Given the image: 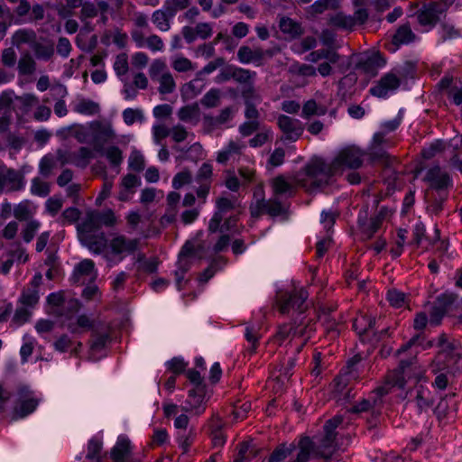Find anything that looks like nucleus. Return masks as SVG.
I'll use <instances>...</instances> for the list:
<instances>
[{"instance_id":"f257e3e1","label":"nucleus","mask_w":462,"mask_h":462,"mask_svg":"<svg viewBox=\"0 0 462 462\" xmlns=\"http://www.w3.org/2000/svg\"><path fill=\"white\" fill-rule=\"evenodd\" d=\"M365 154L355 145L341 149L331 162H326L322 158H313L304 168L309 178V189H321L330 183L331 178L344 169H359L363 164Z\"/></svg>"},{"instance_id":"f03ea898","label":"nucleus","mask_w":462,"mask_h":462,"mask_svg":"<svg viewBox=\"0 0 462 462\" xmlns=\"http://www.w3.org/2000/svg\"><path fill=\"white\" fill-rule=\"evenodd\" d=\"M343 420L344 417L342 415H336L328 420L323 426V435L316 438V441L307 436L301 438L308 439L310 442L311 447L309 451V459L312 455L314 457L323 458L325 462H332L333 455L337 449L336 441L337 432L336 430Z\"/></svg>"},{"instance_id":"7ed1b4c3","label":"nucleus","mask_w":462,"mask_h":462,"mask_svg":"<svg viewBox=\"0 0 462 462\" xmlns=\"http://www.w3.org/2000/svg\"><path fill=\"white\" fill-rule=\"evenodd\" d=\"M41 399L26 385L17 388L14 405V418L23 419L32 413L39 405Z\"/></svg>"},{"instance_id":"20e7f679","label":"nucleus","mask_w":462,"mask_h":462,"mask_svg":"<svg viewBox=\"0 0 462 462\" xmlns=\"http://www.w3.org/2000/svg\"><path fill=\"white\" fill-rule=\"evenodd\" d=\"M423 180L429 183L430 188L435 190L437 194L448 195V189L453 185L449 174L442 170L439 165L430 168Z\"/></svg>"},{"instance_id":"39448f33","label":"nucleus","mask_w":462,"mask_h":462,"mask_svg":"<svg viewBox=\"0 0 462 462\" xmlns=\"http://www.w3.org/2000/svg\"><path fill=\"white\" fill-rule=\"evenodd\" d=\"M308 298V292L301 289L292 292H281L278 294L276 302L279 305V310L282 314L289 312L291 309L303 311L302 306Z\"/></svg>"},{"instance_id":"423d86ee","label":"nucleus","mask_w":462,"mask_h":462,"mask_svg":"<svg viewBox=\"0 0 462 462\" xmlns=\"http://www.w3.org/2000/svg\"><path fill=\"white\" fill-rule=\"evenodd\" d=\"M24 187V176L18 171L0 166V194L5 189L8 192L18 191Z\"/></svg>"},{"instance_id":"0eeeda50","label":"nucleus","mask_w":462,"mask_h":462,"mask_svg":"<svg viewBox=\"0 0 462 462\" xmlns=\"http://www.w3.org/2000/svg\"><path fill=\"white\" fill-rule=\"evenodd\" d=\"M263 213L273 217L280 216H282L284 219L288 217L287 209L276 198L268 200L264 199H258L255 207H251V216L253 217H259Z\"/></svg>"},{"instance_id":"6e6552de","label":"nucleus","mask_w":462,"mask_h":462,"mask_svg":"<svg viewBox=\"0 0 462 462\" xmlns=\"http://www.w3.org/2000/svg\"><path fill=\"white\" fill-rule=\"evenodd\" d=\"M277 125L284 134L285 141L296 142L302 134L304 127L302 123L296 118L285 115H280L277 119Z\"/></svg>"},{"instance_id":"1a4fd4ad","label":"nucleus","mask_w":462,"mask_h":462,"mask_svg":"<svg viewBox=\"0 0 462 462\" xmlns=\"http://www.w3.org/2000/svg\"><path fill=\"white\" fill-rule=\"evenodd\" d=\"M93 149L99 154H105V144L115 137V133L109 125L95 122L92 125Z\"/></svg>"},{"instance_id":"9d476101","label":"nucleus","mask_w":462,"mask_h":462,"mask_svg":"<svg viewBox=\"0 0 462 462\" xmlns=\"http://www.w3.org/2000/svg\"><path fill=\"white\" fill-rule=\"evenodd\" d=\"M265 56L273 57V51L272 50L264 51L262 48L252 50L246 45L241 46L237 51V58L243 64L254 63L256 66H262Z\"/></svg>"},{"instance_id":"9b49d317","label":"nucleus","mask_w":462,"mask_h":462,"mask_svg":"<svg viewBox=\"0 0 462 462\" xmlns=\"http://www.w3.org/2000/svg\"><path fill=\"white\" fill-rule=\"evenodd\" d=\"M139 243L140 240L137 238L131 239L124 235H117L110 240L108 245L114 255L132 254L138 249Z\"/></svg>"},{"instance_id":"f8f14e48","label":"nucleus","mask_w":462,"mask_h":462,"mask_svg":"<svg viewBox=\"0 0 462 462\" xmlns=\"http://www.w3.org/2000/svg\"><path fill=\"white\" fill-rule=\"evenodd\" d=\"M443 5L430 3L417 12V19L420 25L434 27L443 15Z\"/></svg>"},{"instance_id":"ddd939ff","label":"nucleus","mask_w":462,"mask_h":462,"mask_svg":"<svg viewBox=\"0 0 462 462\" xmlns=\"http://www.w3.org/2000/svg\"><path fill=\"white\" fill-rule=\"evenodd\" d=\"M400 84V78L395 73L389 72L382 77L375 86L370 88V93L377 97H386L388 93L397 89Z\"/></svg>"},{"instance_id":"4468645a","label":"nucleus","mask_w":462,"mask_h":462,"mask_svg":"<svg viewBox=\"0 0 462 462\" xmlns=\"http://www.w3.org/2000/svg\"><path fill=\"white\" fill-rule=\"evenodd\" d=\"M79 239L82 245L96 254H102L107 246V239L104 232L90 236H80Z\"/></svg>"},{"instance_id":"2eb2a0df","label":"nucleus","mask_w":462,"mask_h":462,"mask_svg":"<svg viewBox=\"0 0 462 462\" xmlns=\"http://www.w3.org/2000/svg\"><path fill=\"white\" fill-rule=\"evenodd\" d=\"M385 64V59L381 54L376 53L360 60L356 64V68L364 70L366 74L375 76L378 69Z\"/></svg>"},{"instance_id":"dca6fc26","label":"nucleus","mask_w":462,"mask_h":462,"mask_svg":"<svg viewBox=\"0 0 462 462\" xmlns=\"http://www.w3.org/2000/svg\"><path fill=\"white\" fill-rule=\"evenodd\" d=\"M94 157L92 151L88 147H80L77 152H72L69 154V159H62L60 156V160L61 161V164L65 165L67 163H73L79 168H86L89 161Z\"/></svg>"},{"instance_id":"f3484780","label":"nucleus","mask_w":462,"mask_h":462,"mask_svg":"<svg viewBox=\"0 0 462 462\" xmlns=\"http://www.w3.org/2000/svg\"><path fill=\"white\" fill-rule=\"evenodd\" d=\"M369 160L372 163H381L385 169L392 167L393 158L379 145H371L368 151Z\"/></svg>"},{"instance_id":"a211bd4d","label":"nucleus","mask_w":462,"mask_h":462,"mask_svg":"<svg viewBox=\"0 0 462 462\" xmlns=\"http://www.w3.org/2000/svg\"><path fill=\"white\" fill-rule=\"evenodd\" d=\"M101 227L94 212H88L85 220L78 226V236L97 234Z\"/></svg>"},{"instance_id":"6ab92c4d","label":"nucleus","mask_w":462,"mask_h":462,"mask_svg":"<svg viewBox=\"0 0 462 462\" xmlns=\"http://www.w3.org/2000/svg\"><path fill=\"white\" fill-rule=\"evenodd\" d=\"M441 350L439 353V358L443 357L445 362L448 365L453 363L452 365L456 366V371H460L462 368V356L459 354L454 352V343L448 342L445 346L440 347Z\"/></svg>"},{"instance_id":"aec40b11","label":"nucleus","mask_w":462,"mask_h":462,"mask_svg":"<svg viewBox=\"0 0 462 462\" xmlns=\"http://www.w3.org/2000/svg\"><path fill=\"white\" fill-rule=\"evenodd\" d=\"M14 101L15 105L14 106V110L20 112L22 115H26L39 100L35 95L27 93L22 96L15 95Z\"/></svg>"},{"instance_id":"412c9836","label":"nucleus","mask_w":462,"mask_h":462,"mask_svg":"<svg viewBox=\"0 0 462 462\" xmlns=\"http://www.w3.org/2000/svg\"><path fill=\"white\" fill-rule=\"evenodd\" d=\"M439 374L435 377V381L432 383L433 386L439 390H445L448 384L449 379L454 378L458 371H456L455 365H446L445 367L439 369Z\"/></svg>"},{"instance_id":"4be33fe9","label":"nucleus","mask_w":462,"mask_h":462,"mask_svg":"<svg viewBox=\"0 0 462 462\" xmlns=\"http://www.w3.org/2000/svg\"><path fill=\"white\" fill-rule=\"evenodd\" d=\"M36 39V32L32 29H19L14 33L12 43L17 48H20L22 44H28L32 48Z\"/></svg>"},{"instance_id":"5701e85b","label":"nucleus","mask_w":462,"mask_h":462,"mask_svg":"<svg viewBox=\"0 0 462 462\" xmlns=\"http://www.w3.org/2000/svg\"><path fill=\"white\" fill-rule=\"evenodd\" d=\"M297 448L298 445L293 442L280 444L270 455L268 462H282L290 457Z\"/></svg>"},{"instance_id":"b1692460","label":"nucleus","mask_w":462,"mask_h":462,"mask_svg":"<svg viewBox=\"0 0 462 462\" xmlns=\"http://www.w3.org/2000/svg\"><path fill=\"white\" fill-rule=\"evenodd\" d=\"M245 147L244 143L236 141H230L228 144L218 152L217 161L221 164L226 163V162L234 154H241L242 150Z\"/></svg>"},{"instance_id":"393cba45","label":"nucleus","mask_w":462,"mask_h":462,"mask_svg":"<svg viewBox=\"0 0 462 462\" xmlns=\"http://www.w3.org/2000/svg\"><path fill=\"white\" fill-rule=\"evenodd\" d=\"M130 441L125 437H119L116 446L111 450V458L115 462H125L129 453Z\"/></svg>"},{"instance_id":"a878e982","label":"nucleus","mask_w":462,"mask_h":462,"mask_svg":"<svg viewBox=\"0 0 462 462\" xmlns=\"http://www.w3.org/2000/svg\"><path fill=\"white\" fill-rule=\"evenodd\" d=\"M415 399L417 402L418 409L420 411L431 407L434 404V399L431 396L430 391L424 387L422 384L416 386Z\"/></svg>"},{"instance_id":"bb28decb","label":"nucleus","mask_w":462,"mask_h":462,"mask_svg":"<svg viewBox=\"0 0 462 462\" xmlns=\"http://www.w3.org/2000/svg\"><path fill=\"white\" fill-rule=\"evenodd\" d=\"M51 91H53L55 96L60 97V99H59L54 105V113L59 117L65 116L68 114V109L65 101L62 98L68 95L66 87L62 84H58L52 87Z\"/></svg>"},{"instance_id":"cd10ccee","label":"nucleus","mask_w":462,"mask_h":462,"mask_svg":"<svg viewBox=\"0 0 462 462\" xmlns=\"http://www.w3.org/2000/svg\"><path fill=\"white\" fill-rule=\"evenodd\" d=\"M375 323L376 319L374 317L361 315L359 318L354 320L353 328L360 337H362L369 330H372L374 328Z\"/></svg>"},{"instance_id":"c85d7f7f","label":"nucleus","mask_w":462,"mask_h":462,"mask_svg":"<svg viewBox=\"0 0 462 462\" xmlns=\"http://www.w3.org/2000/svg\"><path fill=\"white\" fill-rule=\"evenodd\" d=\"M339 58L340 56L337 52L334 51L321 49L309 53L306 56V60L310 62H318L322 59H326L328 60V62L335 64L339 60Z\"/></svg>"},{"instance_id":"c756f323","label":"nucleus","mask_w":462,"mask_h":462,"mask_svg":"<svg viewBox=\"0 0 462 462\" xmlns=\"http://www.w3.org/2000/svg\"><path fill=\"white\" fill-rule=\"evenodd\" d=\"M405 382L402 378L397 377L394 382H386L383 385L377 387L374 391L371 393L373 397H375L378 400V405L382 403V398L384 395H387L393 386H398L399 388H403Z\"/></svg>"},{"instance_id":"7c9ffc66","label":"nucleus","mask_w":462,"mask_h":462,"mask_svg":"<svg viewBox=\"0 0 462 462\" xmlns=\"http://www.w3.org/2000/svg\"><path fill=\"white\" fill-rule=\"evenodd\" d=\"M279 27L282 32L290 34L293 38L301 35L303 32L300 24L289 17H282Z\"/></svg>"},{"instance_id":"2f4dec72","label":"nucleus","mask_w":462,"mask_h":462,"mask_svg":"<svg viewBox=\"0 0 462 462\" xmlns=\"http://www.w3.org/2000/svg\"><path fill=\"white\" fill-rule=\"evenodd\" d=\"M415 38L414 33L412 32L409 24L401 25L396 31L395 34L393 38V43L395 45H400L403 43H410Z\"/></svg>"},{"instance_id":"473e14b6","label":"nucleus","mask_w":462,"mask_h":462,"mask_svg":"<svg viewBox=\"0 0 462 462\" xmlns=\"http://www.w3.org/2000/svg\"><path fill=\"white\" fill-rule=\"evenodd\" d=\"M328 109L325 106H319L314 99H310L302 106L301 116L310 118L312 116H324Z\"/></svg>"},{"instance_id":"72a5a7b5","label":"nucleus","mask_w":462,"mask_h":462,"mask_svg":"<svg viewBox=\"0 0 462 462\" xmlns=\"http://www.w3.org/2000/svg\"><path fill=\"white\" fill-rule=\"evenodd\" d=\"M221 96L219 88H211L200 99V104L207 108L217 107L220 105Z\"/></svg>"},{"instance_id":"f704fd0d","label":"nucleus","mask_w":462,"mask_h":462,"mask_svg":"<svg viewBox=\"0 0 462 462\" xmlns=\"http://www.w3.org/2000/svg\"><path fill=\"white\" fill-rule=\"evenodd\" d=\"M32 49L34 51L35 57L39 60H49L54 54L53 43L42 44L36 40Z\"/></svg>"},{"instance_id":"c9c22d12","label":"nucleus","mask_w":462,"mask_h":462,"mask_svg":"<svg viewBox=\"0 0 462 462\" xmlns=\"http://www.w3.org/2000/svg\"><path fill=\"white\" fill-rule=\"evenodd\" d=\"M377 406H379L378 400L375 397H373L372 395H370L368 398L363 399L361 402H359L356 404H355L354 406H352L348 410V411L353 412V413H360V412L368 411L371 409H373L372 412H373V414H374L375 413L374 408Z\"/></svg>"},{"instance_id":"e433bc0d","label":"nucleus","mask_w":462,"mask_h":462,"mask_svg":"<svg viewBox=\"0 0 462 462\" xmlns=\"http://www.w3.org/2000/svg\"><path fill=\"white\" fill-rule=\"evenodd\" d=\"M319 318L322 320L323 326L325 327V330L327 331L328 335H330L332 338L338 336V323L335 318L331 317L329 312L324 311L321 315H319Z\"/></svg>"},{"instance_id":"4c0bfd02","label":"nucleus","mask_w":462,"mask_h":462,"mask_svg":"<svg viewBox=\"0 0 462 462\" xmlns=\"http://www.w3.org/2000/svg\"><path fill=\"white\" fill-rule=\"evenodd\" d=\"M74 111L82 114L92 116L99 111V106L97 103L89 99H81L74 107Z\"/></svg>"},{"instance_id":"58836bf2","label":"nucleus","mask_w":462,"mask_h":462,"mask_svg":"<svg viewBox=\"0 0 462 462\" xmlns=\"http://www.w3.org/2000/svg\"><path fill=\"white\" fill-rule=\"evenodd\" d=\"M172 18V16L168 15V12L163 8V10H156L153 12L152 15V20L156 26L163 32H166L170 29V22L169 20Z\"/></svg>"},{"instance_id":"ea45409f","label":"nucleus","mask_w":462,"mask_h":462,"mask_svg":"<svg viewBox=\"0 0 462 462\" xmlns=\"http://www.w3.org/2000/svg\"><path fill=\"white\" fill-rule=\"evenodd\" d=\"M226 64V60L223 57H217L214 60L209 61L200 70L196 73V80H201L203 76L213 73L218 68Z\"/></svg>"},{"instance_id":"a19ab883","label":"nucleus","mask_w":462,"mask_h":462,"mask_svg":"<svg viewBox=\"0 0 462 462\" xmlns=\"http://www.w3.org/2000/svg\"><path fill=\"white\" fill-rule=\"evenodd\" d=\"M95 263L90 259L82 260L79 263L74 270L73 280L75 282H79V276L89 275L94 271Z\"/></svg>"},{"instance_id":"79ce46f5","label":"nucleus","mask_w":462,"mask_h":462,"mask_svg":"<svg viewBox=\"0 0 462 462\" xmlns=\"http://www.w3.org/2000/svg\"><path fill=\"white\" fill-rule=\"evenodd\" d=\"M157 80L160 83L158 90L161 94H170L175 90L176 84L170 72L163 73Z\"/></svg>"},{"instance_id":"37998d69","label":"nucleus","mask_w":462,"mask_h":462,"mask_svg":"<svg viewBox=\"0 0 462 462\" xmlns=\"http://www.w3.org/2000/svg\"><path fill=\"white\" fill-rule=\"evenodd\" d=\"M329 23L333 26L352 29L354 27V22L351 15H346L342 13H338L335 15L330 16Z\"/></svg>"},{"instance_id":"c03bdc74","label":"nucleus","mask_w":462,"mask_h":462,"mask_svg":"<svg viewBox=\"0 0 462 462\" xmlns=\"http://www.w3.org/2000/svg\"><path fill=\"white\" fill-rule=\"evenodd\" d=\"M191 0H166L163 8L168 12V15L175 16L178 11L189 6Z\"/></svg>"},{"instance_id":"a18cd8bd","label":"nucleus","mask_w":462,"mask_h":462,"mask_svg":"<svg viewBox=\"0 0 462 462\" xmlns=\"http://www.w3.org/2000/svg\"><path fill=\"white\" fill-rule=\"evenodd\" d=\"M255 76H256V73L254 71H251L249 69L236 66L233 79L245 86V85L249 84L250 82L254 81V79L255 78Z\"/></svg>"},{"instance_id":"49530a36","label":"nucleus","mask_w":462,"mask_h":462,"mask_svg":"<svg viewBox=\"0 0 462 462\" xmlns=\"http://www.w3.org/2000/svg\"><path fill=\"white\" fill-rule=\"evenodd\" d=\"M20 301L24 306H28V307L35 306L39 301L38 289H35V288L24 289L21 295Z\"/></svg>"},{"instance_id":"de8ad7c7","label":"nucleus","mask_w":462,"mask_h":462,"mask_svg":"<svg viewBox=\"0 0 462 462\" xmlns=\"http://www.w3.org/2000/svg\"><path fill=\"white\" fill-rule=\"evenodd\" d=\"M36 63L30 54H25L18 62L19 73L22 75H31L34 72Z\"/></svg>"},{"instance_id":"09e8293b","label":"nucleus","mask_w":462,"mask_h":462,"mask_svg":"<svg viewBox=\"0 0 462 462\" xmlns=\"http://www.w3.org/2000/svg\"><path fill=\"white\" fill-rule=\"evenodd\" d=\"M457 297L454 293H442L437 297L434 305L439 307L441 310L447 313L457 300Z\"/></svg>"},{"instance_id":"8fccbe9b","label":"nucleus","mask_w":462,"mask_h":462,"mask_svg":"<svg viewBox=\"0 0 462 462\" xmlns=\"http://www.w3.org/2000/svg\"><path fill=\"white\" fill-rule=\"evenodd\" d=\"M337 0H317L309 7V12L312 15L324 13L326 10L335 8Z\"/></svg>"},{"instance_id":"3c124183","label":"nucleus","mask_w":462,"mask_h":462,"mask_svg":"<svg viewBox=\"0 0 462 462\" xmlns=\"http://www.w3.org/2000/svg\"><path fill=\"white\" fill-rule=\"evenodd\" d=\"M51 189L47 182L41 180L39 178L32 180L31 192L39 197H47L50 194Z\"/></svg>"},{"instance_id":"603ef678","label":"nucleus","mask_w":462,"mask_h":462,"mask_svg":"<svg viewBox=\"0 0 462 462\" xmlns=\"http://www.w3.org/2000/svg\"><path fill=\"white\" fill-rule=\"evenodd\" d=\"M274 196H281L291 190V185L282 176H278L273 180Z\"/></svg>"},{"instance_id":"864d4df0","label":"nucleus","mask_w":462,"mask_h":462,"mask_svg":"<svg viewBox=\"0 0 462 462\" xmlns=\"http://www.w3.org/2000/svg\"><path fill=\"white\" fill-rule=\"evenodd\" d=\"M460 36L459 30L448 23H442L440 24V39L442 42L458 38Z\"/></svg>"},{"instance_id":"5fc2aeb1","label":"nucleus","mask_w":462,"mask_h":462,"mask_svg":"<svg viewBox=\"0 0 462 462\" xmlns=\"http://www.w3.org/2000/svg\"><path fill=\"white\" fill-rule=\"evenodd\" d=\"M123 119L127 125H132L135 121L143 122L144 116L141 109L126 108L123 112Z\"/></svg>"},{"instance_id":"6e6d98bb","label":"nucleus","mask_w":462,"mask_h":462,"mask_svg":"<svg viewBox=\"0 0 462 462\" xmlns=\"http://www.w3.org/2000/svg\"><path fill=\"white\" fill-rule=\"evenodd\" d=\"M203 399V395L195 396L192 399H187L182 410L185 411H195L197 415L201 414L205 411V408L201 407Z\"/></svg>"},{"instance_id":"4d7b16f0","label":"nucleus","mask_w":462,"mask_h":462,"mask_svg":"<svg viewBox=\"0 0 462 462\" xmlns=\"http://www.w3.org/2000/svg\"><path fill=\"white\" fill-rule=\"evenodd\" d=\"M112 166H119L123 161L122 152L117 146H110L105 149L104 154Z\"/></svg>"},{"instance_id":"13d9d810","label":"nucleus","mask_w":462,"mask_h":462,"mask_svg":"<svg viewBox=\"0 0 462 462\" xmlns=\"http://www.w3.org/2000/svg\"><path fill=\"white\" fill-rule=\"evenodd\" d=\"M54 167V158L51 155H45L41 159L39 171L44 178H49Z\"/></svg>"},{"instance_id":"bf43d9fd","label":"nucleus","mask_w":462,"mask_h":462,"mask_svg":"<svg viewBox=\"0 0 462 462\" xmlns=\"http://www.w3.org/2000/svg\"><path fill=\"white\" fill-rule=\"evenodd\" d=\"M14 92L6 90L0 94V113L12 112V104L14 101Z\"/></svg>"},{"instance_id":"052dcab7","label":"nucleus","mask_w":462,"mask_h":462,"mask_svg":"<svg viewBox=\"0 0 462 462\" xmlns=\"http://www.w3.org/2000/svg\"><path fill=\"white\" fill-rule=\"evenodd\" d=\"M97 218L100 227L104 225L106 226H113L116 224V217L111 209L106 211H93Z\"/></svg>"},{"instance_id":"680f3d73","label":"nucleus","mask_w":462,"mask_h":462,"mask_svg":"<svg viewBox=\"0 0 462 462\" xmlns=\"http://www.w3.org/2000/svg\"><path fill=\"white\" fill-rule=\"evenodd\" d=\"M114 69L117 76L125 75L129 69L128 59L125 53H120L116 56Z\"/></svg>"},{"instance_id":"e2e57ef3","label":"nucleus","mask_w":462,"mask_h":462,"mask_svg":"<svg viewBox=\"0 0 462 462\" xmlns=\"http://www.w3.org/2000/svg\"><path fill=\"white\" fill-rule=\"evenodd\" d=\"M39 227H40L39 221L34 220V219L30 220L26 224L24 229L22 232L23 241L25 243H30L33 239Z\"/></svg>"},{"instance_id":"0e129e2a","label":"nucleus","mask_w":462,"mask_h":462,"mask_svg":"<svg viewBox=\"0 0 462 462\" xmlns=\"http://www.w3.org/2000/svg\"><path fill=\"white\" fill-rule=\"evenodd\" d=\"M199 114V107L198 105L193 106H182L179 112L178 116L180 120L183 122H189L191 121L197 115Z\"/></svg>"},{"instance_id":"69168bd1","label":"nucleus","mask_w":462,"mask_h":462,"mask_svg":"<svg viewBox=\"0 0 462 462\" xmlns=\"http://www.w3.org/2000/svg\"><path fill=\"white\" fill-rule=\"evenodd\" d=\"M128 163L129 168L133 171H142L144 169V158L140 152H133L129 157Z\"/></svg>"},{"instance_id":"338daca9","label":"nucleus","mask_w":462,"mask_h":462,"mask_svg":"<svg viewBox=\"0 0 462 462\" xmlns=\"http://www.w3.org/2000/svg\"><path fill=\"white\" fill-rule=\"evenodd\" d=\"M396 75L399 78L408 79L413 78L416 70V65L412 61H405L402 65L395 69Z\"/></svg>"},{"instance_id":"774afa93","label":"nucleus","mask_w":462,"mask_h":462,"mask_svg":"<svg viewBox=\"0 0 462 462\" xmlns=\"http://www.w3.org/2000/svg\"><path fill=\"white\" fill-rule=\"evenodd\" d=\"M387 300L390 304L394 308H401L405 301V294L397 290H390L387 292Z\"/></svg>"}]
</instances>
